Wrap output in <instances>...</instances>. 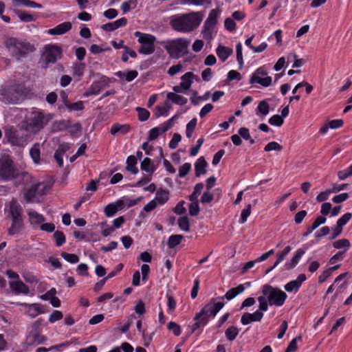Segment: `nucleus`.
Instances as JSON below:
<instances>
[{"mask_svg":"<svg viewBox=\"0 0 352 352\" xmlns=\"http://www.w3.org/2000/svg\"><path fill=\"white\" fill-rule=\"evenodd\" d=\"M28 175L26 172H20L14 167L13 162L8 157L0 160V178L3 180H12L19 177L23 178Z\"/></svg>","mask_w":352,"mask_h":352,"instance_id":"obj_5","label":"nucleus"},{"mask_svg":"<svg viewBox=\"0 0 352 352\" xmlns=\"http://www.w3.org/2000/svg\"><path fill=\"white\" fill-rule=\"evenodd\" d=\"M182 137L179 133H175L172 140L169 142V147L172 149L175 148L178 143L181 141Z\"/></svg>","mask_w":352,"mask_h":352,"instance_id":"obj_63","label":"nucleus"},{"mask_svg":"<svg viewBox=\"0 0 352 352\" xmlns=\"http://www.w3.org/2000/svg\"><path fill=\"white\" fill-rule=\"evenodd\" d=\"M263 311L257 310L253 314L245 313L241 316V322L243 325H247L252 322H259L263 317Z\"/></svg>","mask_w":352,"mask_h":352,"instance_id":"obj_14","label":"nucleus"},{"mask_svg":"<svg viewBox=\"0 0 352 352\" xmlns=\"http://www.w3.org/2000/svg\"><path fill=\"white\" fill-rule=\"evenodd\" d=\"M4 44L10 56L17 60L26 58L30 54L36 50V47L33 43H31L25 39L16 37L6 38Z\"/></svg>","mask_w":352,"mask_h":352,"instance_id":"obj_3","label":"nucleus"},{"mask_svg":"<svg viewBox=\"0 0 352 352\" xmlns=\"http://www.w3.org/2000/svg\"><path fill=\"white\" fill-rule=\"evenodd\" d=\"M225 28L230 32H232L236 29V23L231 18L226 19L224 21Z\"/></svg>","mask_w":352,"mask_h":352,"instance_id":"obj_64","label":"nucleus"},{"mask_svg":"<svg viewBox=\"0 0 352 352\" xmlns=\"http://www.w3.org/2000/svg\"><path fill=\"white\" fill-rule=\"evenodd\" d=\"M0 100L6 104H18L23 100L19 85L14 84L1 87Z\"/></svg>","mask_w":352,"mask_h":352,"instance_id":"obj_7","label":"nucleus"},{"mask_svg":"<svg viewBox=\"0 0 352 352\" xmlns=\"http://www.w3.org/2000/svg\"><path fill=\"white\" fill-rule=\"evenodd\" d=\"M166 98L168 100H171L173 103L179 105H184L188 101L186 98L173 92L168 93L166 95Z\"/></svg>","mask_w":352,"mask_h":352,"instance_id":"obj_28","label":"nucleus"},{"mask_svg":"<svg viewBox=\"0 0 352 352\" xmlns=\"http://www.w3.org/2000/svg\"><path fill=\"white\" fill-rule=\"evenodd\" d=\"M221 14L219 8L210 10L209 15L203 26L202 34L205 39L210 41L212 39V30L217 23V19Z\"/></svg>","mask_w":352,"mask_h":352,"instance_id":"obj_9","label":"nucleus"},{"mask_svg":"<svg viewBox=\"0 0 352 352\" xmlns=\"http://www.w3.org/2000/svg\"><path fill=\"white\" fill-rule=\"evenodd\" d=\"M178 225L180 229L184 230L186 232H188L190 230V223L188 217L184 216L181 217L178 219Z\"/></svg>","mask_w":352,"mask_h":352,"instance_id":"obj_42","label":"nucleus"},{"mask_svg":"<svg viewBox=\"0 0 352 352\" xmlns=\"http://www.w3.org/2000/svg\"><path fill=\"white\" fill-rule=\"evenodd\" d=\"M45 338L38 333H34L27 337L26 341L29 345H38L43 343Z\"/></svg>","mask_w":352,"mask_h":352,"instance_id":"obj_30","label":"nucleus"},{"mask_svg":"<svg viewBox=\"0 0 352 352\" xmlns=\"http://www.w3.org/2000/svg\"><path fill=\"white\" fill-rule=\"evenodd\" d=\"M12 223L8 229V233L10 236H13L25 228L23 218L11 219Z\"/></svg>","mask_w":352,"mask_h":352,"instance_id":"obj_15","label":"nucleus"},{"mask_svg":"<svg viewBox=\"0 0 352 352\" xmlns=\"http://www.w3.org/2000/svg\"><path fill=\"white\" fill-rule=\"evenodd\" d=\"M351 176H352V164L346 169L338 172V177L340 180H344Z\"/></svg>","mask_w":352,"mask_h":352,"instance_id":"obj_49","label":"nucleus"},{"mask_svg":"<svg viewBox=\"0 0 352 352\" xmlns=\"http://www.w3.org/2000/svg\"><path fill=\"white\" fill-rule=\"evenodd\" d=\"M137 3L136 0H130L129 1H124L121 5V10L124 13L129 12L131 9V6H133V8L135 7Z\"/></svg>","mask_w":352,"mask_h":352,"instance_id":"obj_58","label":"nucleus"},{"mask_svg":"<svg viewBox=\"0 0 352 352\" xmlns=\"http://www.w3.org/2000/svg\"><path fill=\"white\" fill-rule=\"evenodd\" d=\"M14 12L16 14V15L21 21L32 22L36 20L35 17L33 15L28 14L24 11L20 10H15Z\"/></svg>","mask_w":352,"mask_h":352,"instance_id":"obj_35","label":"nucleus"},{"mask_svg":"<svg viewBox=\"0 0 352 352\" xmlns=\"http://www.w3.org/2000/svg\"><path fill=\"white\" fill-rule=\"evenodd\" d=\"M54 238L56 240V245L57 246L62 245L65 242V236L64 234L58 230H56L54 233Z\"/></svg>","mask_w":352,"mask_h":352,"instance_id":"obj_50","label":"nucleus"},{"mask_svg":"<svg viewBox=\"0 0 352 352\" xmlns=\"http://www.w3.org/2000/svg\"><path fill=\"white\" fill-rule=\"evenodd\" d=\"M6 136L7 137L9 142H10L12 144L18 145L19 144L16 131L12 129L8 130L6 131Z\"/></svg>","mask_w":352,"mask_h":352,"instance_id":"obj_40","label":"nucleus"},{"mask_svg":"<svg viewBox=\"0 0 352 352\" xmlns=\"http://www.w3.org/2000/svg\"><path fill=\"white\" fill-rule=\"evenodd\" d=\"M183 239V236L180 234H173L171 235L168 241V245L170 248H173L179 245L182 240Z\"/></svg>","mask_w":352,"mask_h":352,"instance_id":"obj_39","label":"nucleus"},{"mask_svg":"<svg viewBox=\"0 0 352 352\" xmlns=\"http://www.w3.org/2000/svg\"><path fill=\"white\" fill-rule=\"evenodd\" d=\"M236 60L239 63V69H242L243 66V59L242 54V45L241 43H237L236 46Z\"/></svg>","mask_w":352,"mask_h":352,"instance_id":"obj_48","label":"nucleus"},{"mask_svg":"<svg viewBox=\"0 0 352 352\" xmlns=\"http://www.w3.org/2000/svg\"><path fill=\"white\" fill-rule=\"evenodd\" d=\"M46 186L43 183H38L32 185L25 193V199L27 203L33 201L37 195H43Z\"/></svg>","mask_w":352,"mask_h":352,"instance_id":"obj_12","label":"nucleus"},{"mask_svg":"<svg viewBox=\"0 0 352 352\" xmlns=\"http://www.w3.org/2000/svg\"><path fill=\"white\" fill-rule=\"evenodd\" d=\"M61 256L67 262L71 263H78L79 261V258L77 255L74 254H69L66 252H63L61 254Z\"/></svg>","mask_w":352,"mask_h":352,"instance_id":"obj_52","label":"nucleus"},{"mask_svg":"<svg viewBox=\"0 0 352 352\" xmlns=\"http://www.w3.org/2000/svg\"><path fill=\"white\" fill-rule=\"evenodd\" d=\"M28 215L30 224L36 227L45 221V217L36 211L30 209L28 210Z\"/></svg>","mask_w":352,"mask_h":352,"instance_id":"obj_19","label":"nucleus"},{"mask_svg":"<svg viewBox=\"0 0 352 352\" xmlns=\"http://www.w3.org/2000/svg\"><path fill=\"white\" fill-rule=\"evenodd\" d=\"M191 168V164L190 163H185L182 165L179 168V177H185Z\"/></svg>","mask_w":352,"mask_h":352,"instance_id":"obj_60","label":"nucleus"},{"mask_svg":"<svg viewBox=\"0 0 352 352\" xmlns=\"http://www.w3.org/2000/svg\"><path fill=\"white\" fill-rule=\"evenodd\" d=\"M23 210L16 199H12L9 203L8 214L11 219L23 218Z\"/></svg>","mask_w":352,"mask_h":352,"instance_id":"obj_13","label":"nucleus"},{"mask_svg":"<svg viewBox=\"0 0 352 352\" xmlns=\"http://www.w3.org/2000/svg\"><path fill=\"white\" fill-rule=\"evenodd\" d=\"M23 306L28 307V310L26 314L30 316L31 318H35L38 314L43 313L44 311L42 310L39 304L33 303V304H23Z\"/></svg>","mask_w":352,"mask_h":352,"instance_id":"obj_21","label":"nucleus"},{"mask_svg":"<svg viewBox=\"0 0 352 352\" xmlns=\"http://www.w3.org/2000/svg\"><path fill=\"white\" fill-rule=\"evenodd\" d=\"M239 333V329L236 327L231 326L228 327L226 331L225 335L228 340H234Z\"/></svg>","mask_w":352,"mask_h":352,"instance_id":"obj_38","label":"nucleus"},{"mask_svg":"<svg viewBox=\"0 0 352 352\" xmlns=\"http://www.w3.org/2000/svg\"><path fill=\"white\" fill-rule=\"evenodd\" d=\"M72 27V23L67 21L58 25L54 28L48 30L47 32L51 35H61L69 31Z\"/></svg>","mask_w":352,"mask_h":352,"instance_id":"obj_18","label":"nucleus"},{"mask_svg":"<svg viewBox=\"0 0 352 352\" xmlns=\"http://www.w3.org/2000/svg\"><path fill=\"white\" fill-rule=\"evenodd\" d=\"M30 155L35 164H38L40 162V149L38 144H34L31 148Z\"/></svg>","mask_w":352,"mask_h":352,"instance_id":"obj_36","label":"nucleus"},{"mask_svg":"<svg viewBox=\"0 0 352 352\" xmlns=\"http://www.w3.org/2000/svg\"><path fill=\"white\" fill-rule=\"evenodd\" d=\"M207 165V162L205 160L204 157H200L195 164V175L199 177L201 175L205 174L206 173V168Z\"/></svg>","mask_w":352,"mask_h":352,"instance_id":"obj_25","label":"nucleus"},{"mask_svg":"<svg viewBox=\"0 0 352 352\" xmlns=\"http://www.w3.org/2000/svg\"><path fill=\"white\" fill-rule=\"evenodd\" d=\"M223 306V302H217V298H212L210 301L196 314L195 319L202 317L208 320L209 318H214Z\"/></svg>","mask_w":352,"mask_h":352,"instance_id":"obj_8","label":"nucleus"},{"mask_svg":"<svg viewBox=\"0 0 352 352\" xmlns=\"http://www.w3.org/2000/svg\"><path fill=\"white\" fill-rule=\"evenodd\" d=\"M194 320H195V322L192 327V333L195 332L197 329L206 325L208 323V320L204 319L202 317L198 319H195V317Z\"/></svg>","mask_w":352,"mask_h":352,"instance_id":"obj_57","label":"nucleus"},{"mask_svg":"<svg viewBox=\"0 0 352 352\" xmlns=\"http://www.w3.org/2000/svg\"><path fill=\"white\" fill-rule=\"evenodd\" d=\"M257 111L263 116L268 114L270 111V105L268 102L265 100L261 101L257 107Z\"/></svg>","mask_w":352,"mask_h":352,"instance_id":"obj_45","label":"nucleus"},{"mask_svg":"<svg viewBox=\"0 0 352 352\" xmlns=\"http://www.w3.org/2000/svg\"><path fill=\"white\" fill-rule=\"evenodd\" d=\"M350 245V241L346 239H339L333 243V248H335L336 249L344 248V252L346 251L347 249H349Z\"/></svg>","mask_w":352,"mask_h":352,"instance_id":"obj_37","label":"nucleus"},{"mask_svg":"<svg viewBox=\"0 0 352 352\" xmlns=\"http://www.w3.org/2000/svg\"><path fill=\"white\" fill-rule=\"evenodd\" d=\"M51 116H45L41 111H32L31 117L22 124V128L31 133H36L42 129L50 120Z\"/></svg>","mask_w":352,"mask_h":352,"instance_id":"obj_4","label":"nucleus"},{"mask_svg":"<svg viewBox=\"0 0 352 352\" xmlns=\"http://www.w3.org/2000/svg\"><path fill=\"white\" fill-rule=\"evenodd\" d=\"M283 122V118L279 115H274L269 119V123L270 124L277 126H280Z\"/></svg>","mask_w":352,"mask_h":352,"instance_id":"obj_56","label":"nucleus"},{"mask_svg":"<svg viewBox=\"0 0 352 352\" xmlns=\"http://www.w3.org/2000/svg\"><path fill=\"white\" fill-rule=\"evenodd\" d=\"M197 124V119H192L186 125V135L188 138L192 137V133Z\"/></svg>","mask_w":352,"mask_h":352,"instance_id":"obj_46","label":"nucleus"},{"mask_svg":"<svg viewBox=\"0 0 352 352\" xmlns=\"http://www.w3.org/2000/svg\"><path fill=\"white\" fill-rule=\"evenodd\" d=\"M169 199V192L168 190L160 189L155 194V200L159 205L165 204Z\"/></svg>","mask_w":352,"mask_h":352,"instance_id":"obj_31","label":"nucleus"},{"mask_svg":"<svg viewBox=\"0 0 352 352\" xmlns=\"http://www.w3.org/2000/svg\"><path fill=\"white\" fill-rule=\"evenodd\" d=\"M122 205V201L119 200L116 204H109L104 207V212L107 217L113 216L118 210V208Z\"/></svg>","mask_w":352,"mask_h":352,"instance_id":"obj_27","label":"nucleus"},{"mask_svg":"<svg viewBox=\"0 0 352 352\" xmlns=\"http://www.w3.org/2000/svg\"><path fill=\"white\" fill-rule=\"evenodd\" d=\"M239 135H241L244 140H248L250 144H254V140L251 138L249 129L246 127H241L239 129Z\"/></svg>","mask_w":352,"mask_h":352,"instance_id":"obj_43","label":"nucleus"},{"mask_svg":"<svg viewBox=\"0 0 352 352\" xmlns=\"http://www.w3.org/2000/svg\"><path fill=\"white\" fill-rule=\"evenodd\" d=\"M155 51V45L150 44H142V46L139 48L138 52L142 54H151Z\"/></svg>","mask_w":352,"mask_h":352,"instance_id":"obj_44","label":"nucleus"},{"mask_svg":"<svg viewBox=\"0 0 352 352\" xmlns=\"http://www.w3.org/2000/svg\"><path fill=\"white\" fill-rule=\"evenodd\" d=\"M283 147L280 144H279L276 142H270L267 144L265 145L264 150L266 152H269L271 151H280Z\"/></svg>","mask_w":352,"mask_h":352,"instance_id":"obj_47","label":"nucleus"},{"mask_svg":"<svg viewBox=\"0 0 352 352\" xmlns=\"http://www.w3.org/2000/svg\"><path fill=\"white\" fill-rule=\"evenodd\" d=\"M204 14L202 12H192L174 16L170 21L171 28L180 32H190L201 24Z\"/></svg>","mask_w":352,"mask_h":352,"instance_id":"obj_1","label":"nucleus"},{"mask_svg":"<svg viewBox=\"0 0 352 352\" xmlns=\"http://www.w3.org/2000/svg\"><path fill=\"white\" fill-rule=\"evenodd\" d=\"M305 253V251L303 249H298L296 251L295 255L292 258L290 261L289 263H285V269L287 270L293 269L298 264L300 258Z\"/></svg>","mask_w":352,"mask_h":352,"instance_id":"obj_24","label":"nucleus"},{"mask_svg":"<svg viewBox=\"0 0 352 352\" xmlns=\"http://www.w3.org/2000/svg\"><path fill=\"white\" fill-rule=\"evenodd\" d=\"M267 72L263 67L258 68L250 79V84L258 83L263 87H268L272 83V78L267 76Z\"/></svg>","mask_w":352,"mask_h":352,"instance_id":"obj_10","label":"nucleus"},{"mask_svg":"<svg viewBox=\"0 0 352 352\" xmlns=\"http://www.w3.org/2000/svg\"><path fill=\"white\" fill-rule=\"evenodd\" d=\"M251 205L250 204H248L247 206H246V208L243 209L242 211H241V219L239 220V223L241 224H243L244 223L247 219H248V217L250 216V213H251Z\"/></svg>","mask_w":352,"mask_h":352,"instance_id":"obj_55","label":"nucleus"},{"mask_svg":"<svg viewBox=\"0 0 352 352\" xmlns=\"http://www.w3.org/2000/svg\"><path fill=\"white\" fill-rule=\"evenodd\" d=\"M137 164V159L134 155H130L128 157L126 160V169L129 172H131L133 174H137L138 173V169L135 166Z\"/></svg>","mask_w":352,"mask_h":352,"instance_id":"obj_32","label":"nucleus"},{"mask_svg":"<svg viewBox=\"0 0 352 352\" xmlns=\"http://www.w3.org/2000/svg\"><path fill=\"white\" fill-rule=\"evenodd\" d=\"M64 104L70 110L81 111L84 109V104L82 101L70 103L68 100H65Z\"/></svg>","mask_w":352,"mask_h":352,"instance_id":"obj_41","label":"nucleus"},{"mask_svg":"<svg viewBox=\"0 0 352 352\" xmlns=\"http://www.w3.org/2000/svg\"><path fill=\"white\" fill-rule=\"evenodd\" d=\"M199 206L198 201H194L189 205V214L191 216H196L199 212Z\"/></svg>","mask_w":352,"mask_h":352,"instance_id":"obj_62","label":"nucleus"},{"mask_svg":"<svg viewBox=\"0 0 352 352\" xmlns=\"http://www.w3.org/2000/svg\"><path fill=\"white\" fill-rule=\"evenodd\" d=\"M189 45L190 41L184 38H179L167 41L166 45H164V49L170 57L178 58L188 54Z\"/></svg>","mask_w":352,"mask_h":352,"instance_id":"obj_6","label":"nucleus"},{"mask_svg":"<svg viewBox=\"0 0 352 352\" xmlns=\"http://www.w3.org/2000/svg\"><path fill=\"white\" fill-rule=\"evenodd\" d=\"M12 3L14 6H24L33 8H41L42 5L31 0H12Z\"/></svg>","mask_w":352,"mask_h":352,"instance_id":"obj_26","label":"nucleus"},{"mask_svg":"<svg viewBox=\"0 0 352 352\" xmlns=\"http://www.w3.org/2000/svg\"><path fill=\"white\" fill-rule=\"evenodd\" d=\"M195 77V75L192 72H186L184 75L182 76V82H180V85L182 89L185 90H188L192 85V79Z\"/></svg>","mask_w":352,"mask_h":352,"instance_id":"obj_29","label":"nucleus"},{"mask_svg":"<svg viewBox=\"0 0 352 352\" xmlns=\"http://www.w3.org/2000/svg\"><path fill=\"white\" fill-rule=\"evenodd\" d=\"M167 329L172 331L175 336H178L181 334V327L175 322H170L167 325Z\"/></svg>","mask_w":352,"mask_h":352,"instance_id":"obj_54","label":"nucleus"},{"mask_svg":"<svg viewBox=\"0 0 352 352\" xmlns=\"http://www.w3.org/2000/svg\"><path fill=\"white\" fill-rule=\"evenodd\" d=\"M135 37L138 38V42L141 44L154 45L155 37L151 34H143L140 32L134 33Z\"/></svg>","mask_w":352,"mask_h":352,"instance_id":"obj_23","label":"nucleus"},{"mask_svg":"<svg viewBox=\"0 0 352 352\" xmlns=\"http://www.w3.org/2000/svg\"><path fill=\"white\" fill-rule=\"evenodd\" d=\"M136 111L138 112V118L140 121H146L148 119L150 113L144 108L137 107Z\"/></svg>","mask_w":352,"mask_h":352,"instance_id":"obj_51","label":"nucleus"},{"mask_svg":"<svg viewBox=\"0 0 352 352\" xmlns=\"http://www.w3.org/2000/svg\"><path fill=\"white\" fill-rule=\"evenodd\" d=\"M306 280V276L304 274L298 275L297 278L287 283L284 288L288 292H297L300 287L302 283Z\"/></svg>","mask_w":352,"mask_h":352,"instance_id":"obj_16","label":"nucleus"},{"mask_svg":"<svg viewBox=\"0 0 352 352\" xmlns=\"http://www.w3.org/2000/svg\"><path fill=\"white\" fill-rule=\"evenodd\" d=\"M216 52L219 59L222 62H224L230 55L232 54L233 50L230 47L219 45L216 50Z\"/></svg>","mask_w":352,"mask_h":352,"instance_id":"obj_22","label":"nucleus"},{"mask_svg":"<svg viewBox=\"0 0 352 352\" xmlns=\"http://www.w3.org/2000/svg\"><path fill=\"white\" fill-rule=\"evenodd\" d=\"M61 55V49L58 46L48 45L45 48L42 58L46 64L54 63Z\"/></svg>","mask_w":352,"mask_h":352,"instance_id":"obj_11","label":"nucleus"},{"mask_svg":"<svg viewBox=\"0 0 352 352\" xmlns=\"http://www.w3.org/2000/svg\"><path fill=\"white\" fill-rule=\"evenodd\" d=\"M9 285L12 291L16 294H29L30 290L28 287L20 280L16 281H10Z\"/></svg>","mask_w":352,"mask_h":352,"instance_id":"obj_17","label":"nucleus"},{"mask_svg":"<svg viewBox=\"0 0 352 352\" xmlns=\"http://www.w3.org/2000/svg\"><path fill=\"white\" fill-rule=\"evenodd\" d=\"M140 168L142 170L152 174L155 171V168L151 164V160L148 157H145L140 164Z\"/></svg>","mask_w":352,"mask_h":352,"instance_id":"obj_34","label":"nucleus"},{"mask_svg":"<svg viewBox=\"0 0 352 352\" xmlns=\"http://www.w3.org/2000/svg\"><path fill=\"white\" fill-rule=\"evenodd\" d=\"M245 290L244 285L240 284L237 287H234L228 290L224 296L219 297V299L223 300L226 298L228 300H230L235 298L238 294L242 293Z\"/></svg>","mask_w":352,"mask_h":352,"instance_id":"obj_20","label":"nucleus"},{"mask_svg":"<svg viewBox=\"0 0 352 352\" xmlns=\"http://www.w3.org/2000/svg\"><path fill=\"white\" fill-rule=\"evenodd\" d=\"M351 217L352 214L350 212L345 213L338 220L337 224L339 225V227H343L348 223V221L351 219Z\"/></svg>","mask_w":352,"mask_h":352,"instance_id":"obj_61","label":"nucleus"},{"mask_svg":"<svg viewBox=\"0 0 352 352\" xmlns=\"http://www.w3.org/2000/svg\"><path fill=\"white\" fill-rule=\"evenodd\" d=\"M162 131V127H155L150 130L149 135L148 137V140H154L158 138V136L163 133Z\"/></svg>","mask_w":352,"mask_h":352,"instance_id":"obj_53","label":"nucleus"},{"mask_svg":"<svg viewBox=\"0 0 352 352\" xmlns=\"http://www.w3.org/2000/svg\"><path fill=\"white\" fill-rule=\"evenodd\" d=\"M130 129V126L127 124H115L111 129V133L115 135L116 133L126 134Z\"/></svg>","mask_w":352,"mask_h":352,"instance_id":"obj_33","label":"nucleus"},{"mask_svg":"<svg viewBox=\"0 0 352 352\" xmlns=\"http://www.w3.org/2000/svg\"><path fill=\"white\" fill-rule=\"evenodd\" d=\"M100 91V83L96 82L91 85L89 91L85 94V96H88L90 95H96Z\"/></svg>","mask_w":352,"mask_h":352,"instance_id":"obj_59","label":"nucleus"},{"mask_svg":"<svg viewBox=\"0 0 352 352\" xmlns=\"http://www.w3.org/2000/svg\"><path fill=\"white\" fill-rule=\"evenodd\" d=\"M263 296L258 297V308L261 311H267L268 305L280 307L287 297V294L278 287L264 285L262 287Z\"/></svg>","mask_w":352,"mask_h":352,"instance_id":"obj_2","label":"nucleus"}]
</instances>
